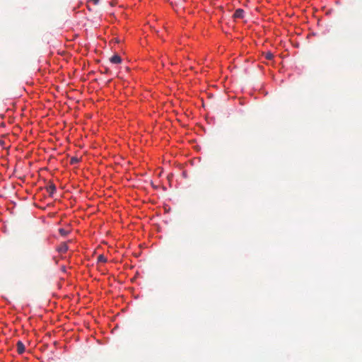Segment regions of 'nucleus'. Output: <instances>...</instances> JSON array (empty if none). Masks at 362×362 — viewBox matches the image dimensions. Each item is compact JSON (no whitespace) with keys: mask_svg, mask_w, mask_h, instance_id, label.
Masks as SVG:
<instances>
[{"mask_svg":"<svg viewBox=\"0 0 362 362\" xmlns=\"http://www.w3.org/2000/svg\"><path fill=\"white\" fill-rule=\"evenodd\" d=\"M93 2L95 5L98 4L100 0H89Z\"/></svg>","mask_w":362,"mask_h":362,"instance_id":"9d476101","label":"nucleus"},{"mask_svg":"<svg viewBox=\"0 0 362 362\" xmlns=\"http://www.w3.org/2000/svg\"><path fill=\"white\" fill-rule=\"evenodd\" d=\"M17 351L19 354H22L25 352V347L21 341H18L16 344Z\"/></svg>","mask_w":362,"mask_h":362,"instance_id":"f257e3e1","label":"nucleus"},{"mask_svg":"<svg viewBox=\"0 0 362 362\" xmlns=\"http://www.w3.org/2000/svg\"><path fill=\"white\" fill-rule=\"evenodd\" d=\"M110 61L112 64H117L121 63L122 59H121V57L119 55L115 54V55H113L112 57H110Z\"/></svg>","mask_w":362,"mask_h":362,"instance_id":"39448f33","label":"nucleus"},{"mask_svg":"<svg viewBox=\"0 0 362 362\" xmlns=\"http://www.w3.org/2000/svg\"><path fill=\"white\" fill-rule=\"evenodd\" d=\"M47 192L49 193V196H52L56 192V186L53 182H49V185L47 187Z\"/></svg>","mask_w":362,"mask_h":362,"instance_id":"f03ea898","label":"nucleus"},{"mask_svg":"<svg viewBox=\"0 0 362 362\" xmlns=\"http://www.w3.org/2000/svg\"><path fill=\"white\" fill-rule=\"evenodd\" d=\"M233 17L235 18H243L244 17V11L241 8L235 10Z\"/></svg>","mask_w":362,"mask_h":362,"instance_id":"20e7f679","label":"nucleus"},{"mask_svg":"<svg viewBox=\"0 0 362 362\" xmlns=\"http://www.w3.org/2000/svg\"><path fill=\"white\" fill-rule=\"evenodd\" d=\"M59 232L62 236H66L69 234V231L64 228H59Z\"/></svg>","mask_w":362,"mask_h":362,"instance_id":"6e6552de","label":"nucleus"},{"mask_svg":"<svg viewBox=\"0 0 362 362\" xmlns=\"http://www.w3.org/2000/svg\"><path fill=\"white\" fill-rule=\"evenodd\" d=\"M273 57H274V55H273V54H272V52H267V53L265 54V58H266L267 59L271 60V59H273Z\"/></svg>","mask_w":362,"mask_h":362,"instance_id":"1a4fd4ad","label":"nucleus"},{"mask_svg":"<svg viewBox=\"0 0 362 362\" xmlns=\"http://www.w3.org/2000/svg\"><path fill=\"white\" fill-rule=\"evenodd\" d=\"M79 161H80V160H79L78 158H77V157H72V158H71L70 163L71 165H74V164L78 163Z\"/></svg>","mask_w":362,"mask_h":362,"instance_id":"423d86ee","label":"nucleus"},{"mask_svg":"<svg viewBox=\"0 0 362 362\" xmlns=\"http://www.w3.org/2000/svg\"><path fill=\"white\" fill-rule=\"evenodd\" d=\"M98 261L99 262H107V258L103 255H100L98 257Z\"/></svg>","mask_w":362,"mask_h":362,"instance_id":"0eeeda50","label":"nucleus"},{"mask_svg":"<svg viewBox=\"0 0 362 362\" xmlns=\"http://www.w3.org/2000/svg\"><path fill=\"white\" fill-rule=\"evenodd\" d=\"M69 247L66 243H62L58 247L57 251L60 253H65L68 250Z\"/></svg>","mask_w":362,"mask_h":362,"instance_id":"7ed1b4c3","label":"nucleus"}]
</instances>
